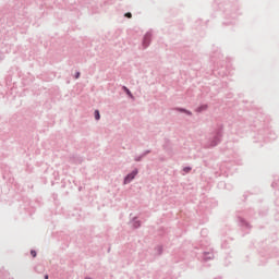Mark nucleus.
Wrapping results in <instances>:
<instances>
[{"instance_id": "1", "label": "nucleus", "mask_w": 279, "mask_h": 279, "mask_svg": "<svg viewBox=\"0 0 279 279\" xmlns=\"http://www.w3.org/2000/svg\"><path fill=\"white\" fill-rule=\"evenodd\" d=\"M138 173V170H134L132 173H130L125 179H124V184H130V182L136 178Z\"/></svg>"}, {"instance_id": "2", "label": "nucleus", "mask_w": 279, "mask_h": 279, "mask_svg": "<svg viewBox=\"0 0 279 279\" xmlns=\"http://www.w3.org/2000/svg\"><path fill=\"white\" fill-rule=\"evenodd\" d=\"M147 45H149V35L144 37V47H147Z\"/></svg>"}, {"instance_id": "3", "label": "nucleus", "mask_w": 279, "mask_h": 279, "mask_svg": "<svg viewBox=\"0 0 279 279\" xmlns=\"http://www.w3.org/2000/svg\"><path fill=\"white\" fill-rule=\"evenodd\" d=\"M95 119L96 121H99V119H101V116L99 114V110L95 111Z\"/></svg>"}, {"instance_id": "4", "label": "nucleus", "mask_w": 279, "mask_h": 279, "mask_svg": "<svg viewBox=\"0 0 279 279\" xmlns=\"http://www.w3.org/2000/svg\"><path fill=\"white\" fill-rule=\"evenodd\" d=\"M123 89L125 90L126 95H129L130 97H132V92H130V89H128V87H123Z\"/></svg>"}, {"instance_id": "5", "label": "nucleus", "mask_w": 279, "mask_h": 279, "mask_svg": "<svg viewBox=\"0 0 279 279\" xmlns=\"http://www.w3.org/2000/svg\"><path fill=\"white\" fill-rule=\"evenodd\" d=\"M206 108H208L207 106H203V107H199L196 111L197 112H202V110H206Z\"/></svg>"}, {"instance_id": "6", "label": "nucleus", "mask_w": 279, "mask_h": 279, "mask_svg": "<svg viewBox=\"0 0 279 279\" xmlns=\"http://www.w3.org/2000/svg\"><path fill=\"white\" fill-rule=\"evenodd\" d=\"M180 112H185V114H192L191 111L184 110V109H180Z\"/></svg>"}, {"instance_id": "7", "label": "nucleus", "mask_w": 279, "mask_h": 279, "mask_svg": "<svg viewBox=\"0 0 279 279\" xmlns=\"http://www.w3.org/2000/svg\"><path fill=\"white\" fill-rule=\"evenodd\" d=\"M31 256H33V258H36V251H31Z\"/></svg>"}, {"instance_id": "8", "label": "nucleus", "mask_w": 279, "mask_h": 279, "mask_svg": "<svg viewBox=\"0 0 279 279\" xmlns=\"http://www.w3.org/2000/svg\"><path fill=\"white\" fill-rule=\"evenodd\" d=\"M126 19H132V13H125Z\"/></svg>"}, {"instance_id": "9", "label": "nucleus", "mask_w": 279, "mask_h": 279, "mask_svg": "<svg viewBox=\"0 0 279 279\" xmlns=\"http://www.w3.org/2000/svg\"><path fill=\"white\" fill-rule=\"evenodd\" d=\"M183 171H185V173H189V171H191V168H184Z\"/></svg>"}, {"instance_id": "10", "label": "nucleus", "mask_w": 279, "mask_h": 279, "mask_svg": "<svg viewBox=\"0 0 279 279\" xmlns=\"http://www.w3.org/2000/svg\"><path fill=\"white\" fill-rule=\"evenodd\" d=\"M45 279H49V275H46V276H45Z\"/></svg>"}, {"instance_id": "11", "label": "nucleus", "mask_w": 279, "mask_h": 279, "mask_svg": "<svg viewBox=\"0 0 279 279\" xmlns=\"http://www.w3.org/2000/svg\"><path fill=\"white\" fill-rule=\"evenodd\" d=\"M77 77H80V72H77V74H76V78H77Z\"/></svg>"}, {"instance_id": "12", "label": "nucleus", "mask_w": 279, "mask_h": 279, "mask_svg": "<svg viewBox=\"0 0 279 279\" xmlns=\"http://www.w3.org/2000/svg\"><path fill=\"white\" fill-rule=\"evenodd\" d=\"M86 279H93V278H90V277H87Z\"/></svg>"}]
</instances>
